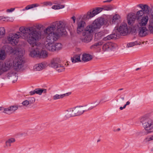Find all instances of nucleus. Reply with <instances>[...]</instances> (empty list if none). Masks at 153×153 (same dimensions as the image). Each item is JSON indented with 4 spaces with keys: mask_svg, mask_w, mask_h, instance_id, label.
Wrapping results in <instances>:
<instances>
[{
    "mask_svg": "<svg viewBox=\"0 0 153 153\" xmlns=\"http://www.w3.org/2000/svg\"><path fill=\"white\" fill-rule=\"evenodd\" d=\"M20 32L16 34H10L7 37L8 43L12 45H16L18 42L19 39L22 36L24 39H27V42L32 47L34 48L31 51L30 55L32 57L45 58L48 56L47 52L44 49L41 44L37 42L41 38V32L37 31L34 27H20Z\"/></svg>",
    "mask_w": 153,
    "mask_h": 153,
    "instance_id": "1",
    "label": "nucleus"
},
{
    "mask_svg": "<svg viewBox=\"0 0 153 153\" xmlns=\"http://www.w3.org/2000/svg\"><path fill=\"white\" fill-rule=\"evenodd\" d=\"M66 23L64 21H56L51 23L44 30L46 36L43 45L47 50L52 51L53 42L66 34Z\"/></svg>",
    "mask_w": 153,
    "mask_h": 153,
    "instance_id": "2",
    "label": "nucleus"
},
{
    "mask_svg": "<svg viewBox=\"0 0 153 153\" xmlns=\"http://www.w3.org/2000/svg\"><path fill=\"white\" fill-rule=\"evenodd\" d=\"M24 62V60L22 57L16 58L14 62L12 60H9L6 61L4 63L0 62V75L4 72L9 70L13 63L15 68L18 70L22 68Z\"/></svg>",
    "mask_w": 153,
    "mask_h": 153,
    "instance_id": "3",
    "label": "nucleus"
},
{
    "mask_svg": "<svg viewBox=\"0 0 153 153\" xmlns=\"http://www.w3.org/2000/svg\"><path fill=\"white\" fill-rule=\"evenodd\" d=\"M106 20L102 18H99L95 19L91 25H88L86 27L94 32L96 30L99 29L102 26L106 24Z\"/></svg>",
    "mask_w": 153,
    "mask_h": 153,
    "instance_id": "4",
    "label": "nucleus"
},
{
    "mask_svg": "<svg viewBox=\"0 0 153 153\" xmlns=\"http://www.w3.org/2000/svg\"><path fill=\"white\" fill-rule=\"evenodd\" d=\"M92 30H90L86 27L82 32V34L84 36L83 38H81V40L83 42L88 43L90 42L93 39Z\"/></svg>",
    "mask_w": 153,
    "mask_h": 153,
    "instance_id": "5",
    "label": "nucleus"
},
{
    "mask_svg": "<svg viewBox=\"0 0 153 153\" xmlns=\"http://www.w3.org/2000/svg\"><path fill=\"white\" fill-rule=\"evenodd\" d=\"M141 122L145 130L149 131L153 129V122L150 119L143 117L141 119Z\"/></svg>",
    "mask_w": 153,
    "mask_h": 153,
    "instance_id": "6",
    "label": "nucleus"
},
{
    "mask_svg": "<svg viewBox=\"0 0 153 153\" xmlns=\"http://www.w3.org/2000/svg\"><path fill=\"white\" fill-rule=\"evenodd\" d=\"M84 109L83 106H78L75 107L74 110L68 111L67 114L70 117L79 115L83 113Z\"/></svg>",
    "mask_w": 153,
    "mask_h": 153,
    "instance_id": "7",
    "label": "nucleus"
},
{
    "mask_svg": "<svg viewBox=\"0 0 153 153\" xmlns=\"http://www.w3.org/2000/svg\"><path fill=\"white\" fill-rule=\"evenodd\" d=\"M137 30L138 35L139 37H144L148 35L149 31L146 27H134Z\"/></svg>",
    "mask_w": 153,
    "mask_h": 153,
    "instance_id": "8",
    "label": "nucleus"
},
{
    "mask_svg": "<svg viewBox=\"0 0 153 153\" xmlns=\"http://www.w3.org/2000/svg\"><path fill=\"white\" fill-rule=\"evenodd\" d=\"M149 19V16H146L143 18L136 20V23L134 25V27H146Z\"/></svg>",
    "mask_w": 153,
    "mask_h": 153,
    "instance_id": "9",
    "label": "nucleus"
},
{
    "mask_svg": "<svg viewBox=\"0 0 153 153\" xmlns=\"http://www.w3.org/2000/svg\"><path fill=\"white\" fill-rule=\"evenodd\" d=\"M116 30L119 35L125 36L126 35L128 32L127 24L124 22L121 23Z\"/></svg>",
    "mask_w": 153,
    "mask_h": 153,
    "instance_id": "10",
    "label": "nucleus"
},
{
    "mask_svg": "<svg viewBox=\"0 0 153 153\" xmlns=\"http://www.w3.org/2000/svg\"><path fill=\"white\" fill-rule=\"evenodd\" d=\"M7 48H8L9 50V51L11 53H14L16 54V55H18V57L17 58L22 57L24 54V52L23 50L21 48H18L17 49L14 50L13 48L10 46H7Z\"/></svg>",
    "mask_w": 153,
    "mask_h": 153,
    "instance_id": "11",
    "label": "nucleus"
},
{
    "mask_svg": "<svg viewBox=\"0 0 153 153\" xmlns=\"http://www.w3.org/2000/svg\"><path fill=\"white\" fill-rule=\"evenodd\" d=\"M136 14L134 13H129L127 17L128 24L131 25H133L135 22L136 23Z\"/></svg>",
    "mask_w": 153,
    "mask_h": 153,
    "instance_id": "12",
    "label": "nucleus"
},
{
    "mask_svg": "<svg viewBox=\"0 0 153 153\" xmlns=\"http://www.w3.org/2000/svg\"><path fill=\"white\" fill-rule=\"evenodd\" d=\"M103 8H97L95 9H94L91 11L90 12L88 13L87 16V18L88 19L91 18L101 12L103 10Z\"/></svg>",
    "mask_w": 153,
    "mask_h": 153,
    "instance_id": "13",
    "label": "nucleus"
},
{
    "mask_svg": "<svg viewBox=\"0 0 153 153\" xmlns=\"http://www.w3.org/2000/svg\"><path fill=\"white\" fill-rule=\"evenodd\" d=\"M85 26V23L83 21H81L77 23V33L78 34L82 33L84 31V27Z\"/></svg>",
    "mask_w": 153,
    "mask_h": 153,
    "instance_id": "14",
    "label": "nucleus"
},
{
    "mask_svg": "<svg viewBox=\"0 0 153 153\" xmlns=\"http://www.w3.org/2000/svg\"><path fill=\"white\" fill-rule=\"evenodd\" d=\"M137 45H140V44L137 43L136 41L128 43L127 45L126 48L123 50V52L125 53H127L132 51L134 50L131 48Z\"/></svg>",
    "mask_w": 153,
    "mask_h": 153,
    "instance_id": "15",
    "label": "nucleus"
},
{
    "mask_svg": "<svg viewBox=\"0 0 153 153\" xmlns=\"http://www.w3.org/2000/svg\"><path fill=\"white\" fill-rule=\"evenodd\" d=\"M60 62L61 61L59 58L53 59L51 61L50 65L51 67L55 68L60 65L59 64Z\"/></svg>",
    "mask_w": 153,
    "mask_h": 153,
    "instance_id": "16",
    "label": "nucleus"
},
{
    "mask_svg": "<svg viewBox=\"0 0 153 153\" xmlns=\"http://www.w3.org/2000/svg\"><path fill=\"white\" fill-rule=\"evenodd\" d=\"M119 34L117 32V30H116L114 32V33L104 38L103 39V40L106 41L111 39H115L117 37H119Z\"/></svg>",
    "mask_w": 153,
    "mask_h": 153,
    "instance_id": "17",
    "label": "nucleus"
},
{
    "mask_svg": "<svg viewBox=\"0 0 153 153\" xmlns=\"http://www.w3.org/2000/svg\"><path fill=\"white\" fill-rule=\"evenodd\" d=\"M71 92H68V93L64 94H63L59 95L58 94H56L53 97V99L54 100H58L62 98L65 96H67L70 95L71 94Z\"/></svg>",
    "mask_w": 153,
    "mask_h": 153,
    "instance_id": "18",
    "label": "nucleus"
},
{
    "mask_svg": "<svg viewBox=\"0 0 153 153\" xmlns=\"http://www.w3.org/2000/svg\"><path fill=\"white\" fill-rule=\"evenodd\" d=\"M82 60L84 62L89 61L92 59V56L88 54L84 53L82 55Z\"/></svg>",
    "mask_w": 153,
    "mask_h": 153,
    "instance_id": "19",
    "label": "nucleus"
},
{
    "mask_svg": "<svg viewBox=\"0 0 153 153\" xmlns=\"http://www.w3.org/2000/svg\"><path fill=\"white\" fill-rule=\"evenodd\" d=\"M62 48V45L59 43H56L53 44L52 51H58L60 50Z\"/></svg>",
    "mask_w": 153,
    "mask_h": 153,
    "instance_id": "20",
    "label": "nucleus"
},
{
    "mask_svg": "<svg viewBox=\"0 0 153 153\" xmlns=\"http://www.w3.org/2000/svg\"><path fill=\"white\" fill-rule=\"evenodd\" d=\"M140 7L143 10V12L144 11L145 13L147 14L149 13L150 8L148 5L140 4Z\"/></svg>",
    "mask_w": 153,
    "mask_h": 153,
    "instance_id": "21",
    "label": "nucleus"
},
{
    "mask_svg": "<svg viewBox=\"0 0 153 153\" xmlns=\"http://www.w3.org/2000/svg\"><path fill=\"white\" fill-rule=\"evenodd\" d=\"M148 28L149 32L152 33H153V19L149 20Z\"/></svg>",
    "mask_w": 153,
    "mask_h": 153,
    "instance_id": "22",
    "label": "nucleus"
},
{
    "mask_svg": "<svg viewBox=\"0 0 153 153\" xmlns=\"http://www.w3.org/2000/svg\"><path fill=\"white\" fill-rule=\"evenodd\" d=\"M80 55H75L71 58L72 62L74 63L77 62H81V60L80 59Z\"/></svg>",
    "mask_w": 153,
    "mask_h": 153,
    "instance_id": "23",
    "label": "nucleus"
},
{
    "mask_svg": "<svg viewBox=\"0 0 153 153\" xmlns=\"http://www.w3.org/2000/svg\"><path fill=\"white\" fill-rule=\"evenodd\" d=\"M144 13L142 10L138 11L136 14V20H137L143 18L144 16H145L144 14Z\"/></svg>",
    "mask_w": 153,
    "mask_h": 153,
    "instance_id": "24",
    "label": "nucleus"
},
{
    "mask_svg": "<svg viewBox=\"0 0 153 153\" xmlns=\"http://www.w3.org/2000/svg\"><path fill=\"white\" fill-rule=\"evenodd\" d=\"M7 77L8 79L10 80H15L17 79V75L15 72L9 73L7 75Z\"/></svg>",
    "mask_w": 153,
    "mask_h": 153,
    "instance_id": "25",
    "label": "nucleus"
},
{
    "mask_svg": "<svg viewBox=\"0 0 153 153\" xmlns=\"http://www.w3.org/2000/svg\"><path fill=\"white\" fill-rule=\"evenodd\" d=\"M104 33L103 32H99L95 33L94 37L95 39L98 40L101 39L104 36Z\"/></svg>",
    "mask_w": 153,
    "mask_h": 153,
    "instance_id": "26",
    "label": "nucleus"
},
{
    "mask_svg": "<svg viewBox=\"0 0 153 153\" xmlns=\"http://www.w3.org/2000/svg\"><path fill=\"white\" fill-rule=\"evenodd\" d=\"M9 107L11 114L14 112L18 108V106L17 105H11Z\"/></svg>",
    "mask_w": 153,
    "mask_h": 153,
    "instance_id": "27",
    "label": "nucleus"
},
{
    "mask_svg": "<svg viewBox=\"0 0 153 153\" xmlns=\"http://www.w3.org/2000/svg\"><path fill=\"white\" fill-rule=\"evenodd\" d=\"M120 19V16L118 14H115L114 15L112 18V23H115L118 22Z\"/></svg>",
    "mask_w": 153,
    "mask_h": 153,
    "instance_id": "28",
    "label": "nucleus"
},
{
    "mask_svg": "<svg viewBox=\"0 0 153 153\" xmlns=\"http://www.w3.org/2000/svg\"><path fill=\"white\" fill-rule=\"evenodd\" d=\"M44 68V66L42 63L36 64L34 66V68L36 70L38 71Z\"/></svg>",
    "mask_w": 153,
    "mask_h": 153,
    "instance_id": "29",
    "label": "nucleus"
},
{
    "mask_svg": "<svg viewBox=\"0 0 153 153\" xmlns=\"http://www.w3.org/2000/svg\"><path fill=\"white\" fill-rule=\"evenodd\" d=\"M39 6V4H34L31 5H29L27 6L23 10H28L34 7H37Z\"/></svg>",
    "mask_w": 153,
    "mask_h": 153,
    "instance_id": "30",
    "label": "nucleus"
},
{
    "mask_svg": "<svg viewBox=\"0 0 153 153\" xmlns=\"http://www.w3.org/2000/svg\"><path fill=\"white\" fill-rule=\"evenodd\" d=\"M36 91V93L40 95L42 94V93L44 92L46 93V89H39L37 88L35 89Z\"/></svg>",
    "mask_w": 153,
    "mask_h": 153,
    "instance_id": "31",
    "label": "nucleus"
},
{
    "mask_svg": "<svg viewBox=\"0 0 153 153\" xmlns=\"http://www.w3.org/2000/svg\"><path fill=\"white\" fill-rule=\"evenodd\" d=\"M6 55L4 50H0V60L4 59L6 57Z\"/></svg>",
    "mask_w": 153,
    "mask_h": 153,
    "instance_id": "32",
    "label": "nucleus"
},
{
    "mask_svg": "<svg viewBox=\"0 0 153 153\" xmlns=\"http://www.w3.org/2000/svg\"><path fill=\"white\" fill-rule=\"evenodd\" d=\"M109 42L105 44L102 46V50L105 52H107L109 50Z\"/></svg>",
    "mask_w": 153,
    "mask_h": 153,
    "instance_id": "33",
    "label": "nucleus"
},
{
    "mask_svg": "<svg viewBox=\"0 0 153 153\" xmlns=\"http://www.w3.org/2000/svg\"><path fill=\"white\" fill-rule=\"evenodd\" d=\"M5 33V29L3 27H0V38H2L4 36Z\"/></svg>",
    "mask_w": 153,
    "mask_h": 153,
    "instance_id": "34",
    "label": "nucleus"
},
{
    "mask_svg": "<svg viewBox=\"0 0 153 153\" xmlns=\"http://www.w3.org/2000/svg\"><path fill=\"white\" fill-rule=\"evenodd\" d=\"M55 69L57 72L60 73L64 71L65 69V68L63 66L60 65L58 66V67H57Z\"/></svg>",
    "mask_w": 153,
    "mask_h": 153,
    "instance_id": "35",
    "label": "nucleus"
},
{
    "mask_svg": "<svg viewBox=\"0 0 153 153\" xmlns=\"http://www.w3.org/2000/svg\"><path fill=\"white\" fill-rule=\"evenodd\" d=\"M65 5L61 4H58L57 5H54L52 6V8L55 10L59 9L64 7Z\"/></svg>",
    "mask_w": 153,
    "mask_h": 153,
    "instance_id": "36",
    "label": "nucleus"
},
{
    "mask_svg": "<svg viewBox=\"0 0 153 153\" xmlns=\"http://www.w3.org/2000/svg\"><path fill=\"white\" fill-rule=\"evenodd\" d=\"M103 44V42H99L97 43H95L94 45H91L90 48L91 49H94L96 47L99 46V45H102Z\"/></svg>",
    "mask_w": 153,
    "mask_h": 153,
    "instance_id": "37",
    "label": "nucleus"
},
{
    "mask_svg": "<svg viewBox=\"0 0 153 153\" xmlns=\"http://www.w3.org/2000/svg\"><path fill=\"white\" fill-rule=\"evenodd\" d=\"M109 46L110 50L115 48L117 47V45L114 43L109 42Z\"/></svg>",
    "mask_w": 153,
    "mask_h": 153,
    "instance_id": "38",
    "label": "nucleus"
},
{
    "mask_svg": "<svg viewBox=\"0 0 153 153\" xmlns=\"http://www.w3.org/2000/svg\"><path fill=\"white\" fill-rule=\"evenodd\" d=\"M34 27L35 29H36V30L37 31H38V30H37L36 29V28H37L39 30H41L42 29H43V28L44 27V26L41 24L37 25L36 27V28H35L34 27ZM38 31H39V30H38ZM40 32H41V31H40ZM41 38H42V34H41ZM41 39V38L40 39Z\"/></svg>",
    "mask_w": 153,
    "mask_h": 153,
    "instance_id": "39",
    "label": "nucleus"
},
{
    "mask_svg": "<svg viewBox=\"0 0 153 153\" xmlns=\"http://www.w3.org/2000/svg\"><path fill=\"white\" fill-rule=\"evenodd\" d=\"M3 113L4 114H11V113L10 112V109L9 108V107L7 108H4L3 107Z\"/></svg>",
    "mask_w": 153,
    "mask_h": 153,
    "instance_id": "40",
    "label": "nucleus"
},
{
    "mask_svg": "<svg viewBox=\"0 0 153 153\" xmlns=\"http://www.w3.org/2000/svg\"><path fill=\"white\" fill-rule=\"evenodd\" d=\"M15 141V140L14 139L12 138L10 139H8L6 142V146H7L8 143H13Z\"/></svg>",
    "mask_w": 153,
    "mask_h": 153,
    "instance_id": "41",
    "label": "nucleus"
},
{
    "mask_svg": "<svg viewBox=\"0 0 153 153\" xmlns=\"http://www.w3.org/2000/svg\"><path fill=\"white\" fill-rule=\"evenodd\" d=\"M29 103L30 102L29 101L27 100L24 101L22 102V104L23 105L25 106H27L29 104Z\"/></svg>",
    "mask_w": 153,
    "mask_h": 153,
    "instance_id": "42",
    "label": "nucleus"
},
{
    "mask_svg": "<svg viewBox=\"0 0 153 153\" xmlns=\"http://www.w3.org/2000/svg\"><path fill=\"white\" fill-rule=\"evenodd\" d=\"M15 10V8H12L9 9H8L7 10V12L8 13L11 12L13 11H14Z\"/></svg>",
    "mask_w": 153,
    "mask_h": 153,
    "instance_id": "43",
    "label": "nucleus"
},
{
    "mask_svg": "<svg viewBox=\"0 0 153 153\" xmlns=\"http://www.w3.org/2000/svg\"><path fill=\"white\" fill-rule=\"evenodd\" d=\"M124 98L123 97L121 98L119 100V101L120 104H121L123 103V100Z\"/></svg>",
    "mask_w": 153,
    "mask_h": 153,
    "instance_id": "44",
    "label": "nucleus"
},
{
    "mask_svg": "<svg viewBox=\"0 0 153 153\" xmlns=\"http://www.w3.org/2000/svg\"><path fill=\"white\" fill-rule=\"evenodd\" d=\"M103 9H104L105 10H109L111 9V8L110 7H108L107 6H105L103 8Z\"/></svg>",
    "mask_w": 153,
    "mask_h": 153,
    "instance_id": "45",
    "label": "nucleus"
},
{
    "mask_svg": "<svg viewBox=\"0 0 153 153\" xmlns=\"http://www.w3.org/2000/svg\"><path fill=\"white\" fill-rule=\"evenodd\" d=\"M91 106V105H88L86 106L85 108L88 109V110H91L92 108L90 107Z\"/></svg>",
    "mask_w": 153,
    "mask_h": 153,
    "instance_id": "46",
    "label": "nucleus"
},
{
    "mask_svg": "<svg viewBox=\"0 0 153 153\" xmlns=\"http://www.w3.org/2000/svg\"><path fill=\"white\" fill-rule=\"evenodd\" d=\"M150 12L151 15L153 17L151 19H153V6L151 7L150 9Z\"/></svg>",
    "mask_w": 153,
    "mask_h": 153,
    "instance_id": "47",
    "label": "nucleus"
},
{
    "mask_svg": "<svg viewBox=\"0 0 153 153\" xmlns=\"http://www.w3.org/2000/svg\"><path fill=\"white\" fill-rule=\"evenodd\" d=\"M149 97L150 98L153 99V92L150 93L149 95Z\"/></svg>",
    "mask_w": 153,
    "mask_h": 153,
    "instance_id": "48",
    "label": "nucleus"
},
{
    "mask_svg": "<svg viewBox=\"0 0 153 153\" xmlns=\"http://www.w3.org/2000/svg\"><path fill=\"white\" fill-rule=\"evenodd\" d=\"M35 94H36V91L35 90L30 92V95H33Z\"/></svg>",
    "mask_w": 153,
    "mask_h": 153,
    "instance_id": "49",
    "label": "nucleus"
},
{
    "mask_svg": "<svg viewBox=\"0 0 153 153\" xmlns=\"http://www.w3.org/2000/svg\"><path fill=\"white\" fill-rule=\"evenodd\" d=\"M149 137H147L145 139V140L146 142H149L151 141Z\"/></svg>",
    "mask_w": 153,
    "mask_h": 153,
    "instance_id": "50",
    "label": "nucleus"
},
{
    "mask_svg": "<svg viewBox=\"0 0 153 153\" xmlns=\"http://www.w3.org/2000/svg\"><path fill=\"white\" fill-rule=\"evenodd\" d=\"M71 19H72L74 23L75 22V20H76V18H75V17L74 16H73L71 17Z\"/></svg>",
    "mask_w": 153,
    "mask_h": 153,
    "instance_id": "51",
    "label": "nucleus"
},
{
    "mask_svg": "<svg viewBox=\"0 0 153 153\" xmlns=\"http://www.w3.org/2000/svg\"><path fill=\"white\" fill-rule=\"evenodd\" d=\"M150 137V140H153V135L151 136Z\"/></svg>",
    "mask_w": 153,
    "mask_h": 153,
    "instance_id": "52",
    "label": "nucleus"
},
{
    "mask_svg": "<svg viewBox=\"0 0 153 153\" xmlns=\"http://www.w3.org/2000/svg\"><path fill=\"white\" fill-rule=\"evenodd\" d=\"M130 102H129V101H127V102H126V105H129L130 104Z\"/></svg>",
    "mask_w": 153,
    "mask_h": 153,
    "instance_id": "53",
    "label": "nucleus"
},
{
    "mask_svg": "<svg viewBox=\"0 0 153 153\" xmlns=\"http://www.w3.org/2000/svg\"><path fill=\"white\" fill-rule=\"evenodd\" d=\"M3 106L0 107V111H1L3 110Z\"/></svg>",
    "mask_w": 153,
    "mask_h": 153,
    "instance_id": "54",
    "label": "nucleus"
},
{
    "mask_svg": "<svg viewBox=\"0 0 153 153\" xmlns=\"http://www.w3.org/2000/svg\"><path fill=\"white\" fill-rule=\"evenodd\" d=\"M120 110H122L123 108V107H120Z\"/></svg>",
    "mask_w": 153,
    "mask_h": 153,
    "instance_id": "55",
    "label": "nucleus"
},
{
    "mask_svg": "<svg viewBox=\"0 0 153 153\" xmlns=\"http://www.w3.org/2000/svg\"><path fill=\"white\" fill-rule=\"evenodd\" d=\"M127 105L125 104V105L123 106V108H125L126 107V106Z\"/></svg>",
    "mask_w": 153,
    "mask_h": 153,
    "instance_id": "56",
    "label": "nucleus"
},
{
    "mask_svg": "<svg viewBox=\"0 0 153 153\" xmlns=\"http://www.w3.org/2000/svg\"><path fill=\"white\" fill-rule=\"evenodd\" d=\"M33 101L34 102H35V98H33Z\"/></svg>",
    "mask_w": 153,
    "mask_h": 153,
    "instance_id": "57",
    "label": "nucleus"
},
{
    "mask_svg": "<svg viewBox=\"0 0 153 153\" xmlns=\"http://www.w3.org/2000/svg\"><path fill=\"white\" fill-rule=\"evenodd\" d=\"M11 145H10V143H8L7 144V146H10Z\"/></svg>",
    "mask_w": 153,
    "mask_h": 153,
    "instance_id": "58",
    "label": "nucleus"
},
{
    "mask_svg": "<svg viewBox=\"0 0 153 153\" xmlns=\"http://www.w3.org/2000/svg\"><path fill=\"white\" fill-rule=\"evenodd\" d=\"M140 69V68H137L136 69V71H137V70H139Z\"/></svg>",
    "mask_w": 153,
    "mask_h": 153,
    "instance_id": "59",
    "label": "nucleus"
},
{
    "mask_svg": "<svg viewBox=\"0 0 153 153\" xmlns=\"http://www.w3.org/2000/svg\"><path fill=\"white\" fill-rule=\"evenodd\" d=\"M123 90V88H121L120 89V90Z\"/></svg>",
    "mask_w": 153,
    "mask_h": 153,
    "instance_id": "60",
    "label": "nucleus"
},
{
    "mask_svg": "<svg viewBox=\"0 0 153 153\" xmlns=\"http://www.w3.org/2000/svg\"><path fill=\"white\" fill-rule=\"evenodd\" d=\"M105 114H106V115H108V114H107V113H106Z\"/></svg>",
    "mask_w": 153,
    "mask_h": 153,
    "instance_id": "61",
    "label": "nucleus"
},
{
    "mask_svg": "<svg viewBox=\"0 0 153 153\" xmlns=\"http://www.w3.org/2000/svg\"><path fill=\"white\" fill-rule=\"evenodd\" d=\"M151 132V131H149V133H150V132Z\"/></svg>",
    "mask_w": 153,
    "mask_h": 153,
    "instance_id": "62",
    "label": "nucleus"
}]
</instances>
